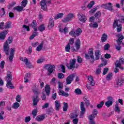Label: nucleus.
<instances>
[{"label":"nucleus","instance_id":"nucleus-27","mask_svg":"<svg viewBox=\"0 0 124 124\" xmlns=\"http://www.w3.org/2000/svg\"><path fill=\"white\" fill-rule=\"evenodd\" d=\"M43 42H42L41 44H39V45L36 47V51L37 52H40L41 50H42V48H43V45H44Z\"/></svg>","mask_w":124,"mask_h":124},{"label":"nucleus","instance_id":"nucleus-64","mask_svg":"<svg viewBox=\"0 0 124 124\" xmlns=\"http://www.w3.org/2000/svg\"><path fill=\"white\" fill-rule=\"evenodd\" d=\"M30 121H31V117L30 116L26 117L24 120V121L25 122V123H29V122H30Z\"/></svg>","mask_w":124,"mask_h":124},{"label":"nucleus","instance_id":"nucleus-4","mask_svg":"<svg viewBox=\"0 0 124 124\" xmlns=\"http://www.w3.org/2000/svg\"><path fill=\"white\" fill-rule=\"evenodd\" d=\"M75 63H76V59H71L70 60L69 63L66 64V67L68 69H74L75 68Z\"/></svg>","mask_w":124,"mask_h":124},{"label":"nucleus","instance_id":"nucleus-58","mask_svg":"<svg viewBox=\"0 0 124 124\" xmlns=\"http://www.w3.org/2000/svg\"><path fill=\"white\" fill-rule=\"evenodd\" d=\"M49 107V103H46L42 107V109H45L46 108H48Z\"/></svg>","mask_w":124,"mask_h":124},{"label":"nucleus","instance_id":"nucleus-23","mask_svg":"<svg viewBox=\"0 0 124 124\" xmlns=\"http://www.w3.org/2000/svg\"><path fill=\"white\" fill-rule=\"evenodd\" d=\"M124 84V79L123 78H119L117 80H116V85L118 87H121V86H123Z\"/></svg>","mask_w":124,"mask_h":124},{"label":"nucleus","instance_id":"nucleus-33","mask_svg":"<svg viewBox=\"0 0 124 124\" xmlns=\"http://www.w3.org/2000/svg\"><path fill=\"white\" fill-rule=\"evenodd\" d=\"M6 87L8 89H11V90H13V89H14V86H13V85L11 82H7Z\"/></svg>","mask_w":124,"mask_h":124},{"label":"nucleus","instance_id":"nucleus-53","mask_svg":"<svg viewBox=\"0 0 124 124\" xmlns=\"http://www.w3.org/2000/svg\"><path fill=\"white\" fill-rule=\"evenodd\" d=\"M115 111H116V112H118V113L121 112V109H120V108H119L118 106V104L115 105Z\"/></svg>","mask_w":124,"mask_h":124},{"label":"nucleus","instance_id":"nucleus-36","mask_svg":"<svg viewBox=\"0 0 124 124\" xmlns=\"http://www.w3.org/2000/svg\"><path fill=\"white\" fill-rule=\"evenodd\" d=\"M68 108V104H67V103L64 102L63 106V111H64V112H66L67 111Z\"/></svg>","mask_w":124,"mask_h":124},{"label":"nucleus","instance_id":"nucleus-34","mask_svg":"<svg viewBox=\"0 0 124 124\" xmlns=\"http://www.w3.org/2000/svg\"><path fill=\"white\" fill-rule=\"evenodd\" d=\"M19 107H20V104L17 102L14 103L12 106V108H13V109H18Z\"/></svg>","mask_w":124,"mask_h":124},{"label":"nucleus","instance_id":"nucleus-14","mask_svg":"<svg viewBox=\"0 0 124 124\" xmlns=\"http://www.w3.org/2000/svg\"><path fill=\"white\" fill-rule=\"evenodd\" d=\"M8 30H5L0 33V40H3L5 38L6 34L8 33Z\"/></svg>","mask_w":124,"mask_h":124},{"label":"nucleus","instance_id":"nucleus-44","mask_svg":"<svg viewBox=\"0 0 124 124\" xmlns=\"http://www.w3.org/2000/svg\"><path fill=\"white\" fill-rule=\"evenodd\" d=\"M38 30L40 31H45V27L44 26V25L42 24L39 26Z\"/></svg>","mask_w":124,"mask_h":124},{"label":"nucleus","instance_id":"nucleus-25","mask_svg":"<svg viewBox=\"0 0 124 124\" xmlns=\"http://www.w3.org/2000/svg\"><path fill=\"white\" fill-rule=\"evenodd\" d=\"M75 45L77 50H79V49H80V46L81 45V42H80V40L78 39L75 43Z\"/></svg>","mask_w":124,"mask_h":124},{"label":"nucleus","instance_id":"nucleus-57","mask_svg":"<svg viewBox=\"0 0 124 124\" xmlns=\"http://www.w3.org/2000/svg\"><path fill=\"white\" fill-rule=\"evenodd\" d=\"M109 69L108 68H105L104 69L103 72V75H106L107 74V72H108Z\"/></svg>","mask_w":124,"mask_h":124},{"label":"nucleus","instance_id":"nucleus-2","mask_svg":"<svg viewBox=\"0 0 124 124\" xmlns=\"http://www.w3.org/2000/svg\"><path fill=\"white\" fill-rule=\"evenodd\" d=\"M82 33V30L80 28H78L76 31L72 30L69 33V35L73 36L74 37H76V36H79Z\"/></svg>","mask_w":124,"mask_h":124},{"label":"nucleus","instance_id":"nucleus-3","mask_svg":"<svg viewBox=\"0 0 124 124\" xmlns=\"http://www.w3.org/2000/svg\"><path fill=\"white\" fill-rule=\"evenodd\" d=\"M45 68L47 69L48 72V75L50 76L55 71V65H52L49 64H46L45 65Z\"/></svg>","mask_w":124,"mask_h":124},{"label":"nucleus","instance_id":"nucleus-60","mask_svg":"<svg viewBox=\"0 0 124 124\" xmlns=\"http://www.w3.org/2000/svg\"><path fill=\"white\" fill-rule=\"evenodd\" d=\"M77 62L79 63H81V62H83V60L82 59V58H81V57H80V56H78L77 57Z\"/></svg>","mask_w":124,"mask_h":124},{"label":"nucleus","instance_id":"nucleus-12","mask_svg":"<svg viewBox=\"0 0 124 124\" xmlns=\"http://www.w3.org/2000/svg\"><path fill=\"white\" fill-rule=\"evenodd\" d=\"M6 81L7 83H9V82H11V81H12V74H11L10 71L7 72Z\"/></svg>","mask_w":124,"mask_h":124},{"label":"nucleus","instance_id":"nucleus-31","mask_svg":"<svg viewBox=\"0 0 124 124\" xmlns=\"http://www.w3.org/2000/svg\"><path fill=\"white\" fill-rule=\"evenodd\" d=\"M24 9V8L21 6H17L14 8V10H16L18 12H20V11H22Z\"/></svg>","mask_w":124,"mask_h":124},{"label":"nucleus","instance_id":"nucleus-32","mask_svg":"<svg viewBox=\"0 0 124 124\" xmlns=\"http://www.w3.org/2000/svg\"><path fill=\"white\" fill-rule=\"evenodd\" d=\"M44 115L38 116L36 117V120L37 122H41L45 119Z\"/></svg>","mask_w":124,"mask_h":124},{"label":"nucleus","instance_id":"nucleus-37","mask_svg":"<svg viewBox=\"0 0 124 124\" xmlns=\"http://www.w3.org/2000/svg\"><path fill=\"white\" fill-rule=\"evenodd\" d=\"M96 60H98L100 58V51L97 50L95 53Z\"/></svg>","mask_w":124,"mask_h":124},{"label":"nucleus","instance_id":"nucleus-41","mask_svg":"<svg viewBox=\"0 0 124 124\" xmlns=\"http://www.w3.org/2000/svg\"><path fill=\"white\" fill-rule=\"evenodd\" d=\"M101 16V12L100 11L97 12L94 15V16L96 18V19H99L100 18Z\"/></svg>","mask_w":124,"mask_h":124},{"label":"nucleus","instance_id":"nucleus-22","mask_svg":"<svg viewBox=\"0 0 124 124\" xmlns=\"http://www.w3.org/2000/svg\"><path fill=\"white\" fill-rule=\"evenodd\" d=\"M58 93L60 95H62V96H65V97H67L69 95L68 93H65L62 90H59Z\"/></svg>","mask_w":124,"mask_h":124},{"label":"nucleus","instance_id":"nucleus-55","mask_svg":"<svg viewBox=\"0 0 124 124\" xmlns=\"http://www.w3.org/2000/svg\"><path fill=\"white\" fill-rule=\"evenodd\" d=\"M100 72H101V66L99 65V68L96 70V74H100Z\"/></svg>","mask_w":124,"mask_h":124},{"label":"nucleus","instance_id":"nucleus-28","mask_svg":"<svg viewBox=\"0 0 124 124\" xmlns=\"http://www.w3.org/2000/svg\"><path fill=\"white\" fill-rule=\"evenodd\" d=\"M107 35H106V34L104 33L101 37V42L102 43H104V42H106V41H107Z\"/></svg>","mask_w":124,"mask_h":124},{"label":"nucleus","instance_id":"nucleus-62","mask_svg":"<svg viewBox=\"0 0 124 124\" xmlns=\"http://www.w3.org/2000/svg\"><path fill=\"white\" fill-rule=\"evenodd\" d=\"M83 100L85 102V104L86 105H90V101H89V100H88V99L84 98L83 99Z\"/></svg>","mask_w":124,"mask_h":124},{"label":"nucleus","instance_id":"nucleus-48","mask_svg":"<svg viewBox=\"0 0 124 124\" xmlns=\"http://www.w3.org/2000/svg\"><path fill=\"white\" fill-rule=\"evenodd\" d=\"M32 53V47L31 46H29L28 50H27V53L28 55H31Z\"/></svg>","mask_w":124,"mask_h":124},{"label":"nucleus","instance_id":"nucleus-40","mask_svg":"<svg viewBox=\"0 0 124 124\" xmlns=\"http://www.w3.org/2000/svg\"><path fill=\"white\" fill-rule=\"evenodd\" d=\"M37 103H38V100L37 99V96H35L33 100V105H37Z\"/></svg>","mask_w":124,"mask_h":124},{"label":"nucleus","instance_id":"nucleus-29","mask_svg":"<svg viewBox=\"0 0 124 124\" xmlns=\"http://www.w3.org/2000/svg\"><path fill=\"white\" fill-rule=\"evenodd\" d=\"M63 16V13H59L54 16L55 20H58V19H62Z\"/></svg>","mask_w":124,"mask_h":124},{"label":"nucleus","instance_id":"nucleus-13","mask_svg":"<svg viewBox=\"0 0 124 124\" xmlns=\"http://www.w3.org/2000/svg\"><path fill=\"white\" fill-rule=\"evenodd\" d=\"M41 6L43 10L47 11V4H46V1L45 0H42L41 1Z\"/></svg>","mask_w":124,"mask_h":124},{"label":"nucleus","instance_id":"nucleus-47","mask_svg":"<svg viewBox=\"0 0 124 124\" xmlns=\"http://www.w3.org/2000/svg\"><path fill=\"white\" fill-rule=\"evenodd\" d=\"M58 78L59 79H63V78H64V74H62V73H58Z\"/></svg>","mask_w":124,"mask_h":124},{"label":"nucleus","instance_id":"nucleus-45","mask_svg":"<svg viewBox=\"0 0 124 124\" xmlns=\"http://www.w3.org/2000/svg\"><path fill=\"white\" fill-rule=\"evenodd\" d=\"M103 105H104V102L101 101L97 105V108H98V109H101V108H102Z\"/></svg>","mask_w":124,"mask_h":124},{"label":"nucleus","instance_id":"nucleus-10","mask_svg":"<svg viewBox=\"0 0 124 124\" xmlns=\"http://www.w3.org/2000/svg\"><path fill=\"white\" fill-rule=\"evenodd\" d=\"M113 27L114 29L117 28V31L118 32H120V31H122V24H118V20H115L113 23Z\"/></svg>","mask_w":124,"mask_h":124},{"label":"nucleus","instance_id":"nucleus-21","mask_svg":"<svg viewBox=\"0 0 124 124\" xmlns=\"http://www.w3.org/2000/svg\"><path fill=\"white\" fill-rule=\"evenodd\" d=\"M32 28L34 30V31H37V23L35 20H33L32 22Z\"/></svg>","mask_w":124,"mask_h":124},{"label":"nucleus","instance_id":"nucleus-38","mask_svg":"<svg viewBox=\"0 0 124 124\" xmlns=\"http://www.w3.org/2000/svg\"><path fill=\"white\" fill-rule=\"evenodd\" d=\"M28 4V0H23L21 3V5L22 7H26Z\"/></svg>","mask_w":124,"mask_h":124},{"label":"nucleus","instance_id":"nucleus-30","mask_svg":"<svg viewBox=\"0 0 124 124\" xmlns=\"http://www.w3.org/2000/svg\"><path fill=\"white\" fill-rule=\"evenodd\" d=\"M31 77V74L27 73L25 75L24 77V82L25 83H28L29 82V79Z\"/></svg>","mask_w":124,"mask_h":124},{"label":"nucleus","instance_id":"nucleus-61","mask_svg":"<svg viewBox=\"0 0 124 124\" xmlns=\"http://www.w3.org/2000/svg\"><path fill=\"white\" fill-rule=\"evenodd\" d=\"M61 69H62V72H63V73H65V66L63 65H61Z\"/></svg>","mask_w":124,"mask_h":124},{"label":"nucleus","instance_id":"nucleus-50","mask_svg":"<svg viewBox=\"0 0 124 124\" xmlns=\"http://www.w3.org/2000/svg\"><path fill=\"white\" fill-rule=\"evenodd\" d=\"M110 48V45L109 44H107L104 46V49L105 51H108Z\"/></svg>","mask_w":124,"mask_h":124},{"label":"nucleus","instance_id":"nucleus-15","mask_svg":"<svg viewBox=\"0 0 124 124\" xmlns=\"http://www.w3.org/2000/svg\"><path fill=\"white\" fill-rule=\"evenodd\" d=\"M55 110L59 111L61 108V102L59 100H56L55 103Z\"/></svg>","mask_w":124,"mask_h":124},{"label":"nucleus","instance_id":"nucleus-19","mask_svg":"<svg viewBox=\"0 0 124 124\" xmlns=\"http://www.w3.org/2000/svg\"><path fill=\"white\" fill-rule=\"evenodd\" d=\"M78 17L79 20H80L82 23H85L86 21H87V18L86 17V16L84 15H78Z\"/></svg>","mask_w":124,"mask_h":124},{"label":"nucleus","instance_id":"nucleus-39","mask_svg":"<svg viewBox=\"0 0 124 124\" xmlns=\"http://www.w3.org/2000/svg\"><path fill=\"white\" fill-rule=\"evenodd\" d=\"M112 76H113V74H112V73H109L107 76V77H106L107 80H108V81H110V80H111V79L113 78Z\"/></svg>","mask_w":124,"mask_h":124},{"label":"nucleus","instance_id":"nucleus-49","mask_svg":"<svg viewBox=\"0 0 124 124\" xmlns=\"http://www.w3.org/2000/svg\"><path fill=\"white\" fill-rule=\"evenodd\" d=\"M93 5H94V1H92L89 4H88L87 7L88 8H92Z\"/></svg>","mask_w":124,"mask_h":124},{"label":"nucleus","instance_id":"nucleus-52","mask_svg":"<svg viewBox=\"0 0 124 124\" xmlns=\"http://www.w3.org/2000/svg\"><path fill=\"white\" fill-rule=\"evenodd\" d=\"M32 114L33 115V118H35V117H36V115H37V109H34L32 111Z\"/></svg>","mask_w":124,"mask_h":124},{"label":"nucleus","instance_id":"nucleus-63","mask_svg":"<svg viewBox=\"0 0 124 124\" xmlns=\"http://www.w3.org/2000/svg\"><path fill=\"white\" fill-rule=\"evenodd\" d=\"M4 63H5V62H4V61H1L0 63V68H1L2 69L4 68Z\"/></svg>","mask_w":124,"mask_h":124},{"label":"nucleus","instance_id":"nucleus-51","mask_svg":"<svg viewBox=\"0 0 124 124\" xmlns=\"http://www.w3.org/2000/svg\"><path fill=\"white\" fill-rule=\"evenodd\" d=\"M94 118H95V116H94V115H89V119L90 120V122H94V121H93V119H94Z\"/></svg>","mask_w":124,"mask_h":124},{"label":"nucleus","instance_id":"nucleus-18","mask_svg":"<svg viewBox=\"0 0 124 124\" xmlns=\"http://www.w3.org/2000/svg\"><path fill=\"white\" fill-rule=\"evenodd\" d=\"M15 52V50H14V48H11V52H10V57H9V61L11 62H12V61H13V58L14 57Z\"/></svg>","mask_w":124,"mask_h":124},{"label":"nucleus","instance_id":"nucleus-17","mask_svg":"<svg viewBox=\"0 0 124 124\" xmlns=\"http://www.w3.org/2000/svg\"><path fill=\"white\" fill-rule=\"evenodd\" d=\"M54 26H55V22L54 21V19H53L52 18H50L49 21L48 28V29H52Z\"/></svg>","mask_w":124,"mask_h":124},{"label":"nucleus","instance_id":"nucleus-46","mask_svg":"<svg viewBox=\"0 0 124 124\" xmlns=\"http://www.w3.org/2000/svg\"><path fill=\"white\" fill-rule=\"evenodd\" d=\"M75 93H76V94L80 95L81 93H82V91H81V89L78 88L75 89Z\"/></svg>","mask_w":124,"mask_h":124},{"label":"nucleus","instance_id":"nucleus-5","mask_svg":"<svg viewBox=\"0 0 124 124\" xmlns=\"http://www.w3.org/2000/svg\"><path fill=\"white\" fill-rule=\"evenodd\" d=\"M85 58L86 60H90V58L92 59V60H94V57H93V48H90L88 51V54H86L85 55Z\"/></svg>","mask_w":124,"mask_h":124},{"label":"nucleus","instance_id":"nucleus-42","mask_svg":"<svg viewBox=\"0 0 124 124\" xmlns=\"http://www.w3.org/2000/svg\"><path fill=\"white\" fill-rule=\"evenodd\" d=\"M10 27H11V22L10 21H9L6 23L4 29H9Z\"/></svg>","mask_w":124,"mask_h":124},{"label":"nucleus","instance_id":"nucleus-20","mask_svg":"<svg viewBox=\"0 0 124 124\" xmlns=\"http://www.w3.org/2000/svg\"><path fill=\"white\" fill-rule=\"evenodd\" d=\"M122 64H124V59L121 58L119 60H117L115 62V65L119 66V65H122Z\"/></svg>","mask_w":124,"mask_h":124},{"label":"nucleus","instance_id":"nucleus-56","mask_svg":"<svg viewBox=\"0 0 124 124\" xmlns=\"http://www.w3.org/2000/svg\"><path fill=\"white\" fill-rule=\"evenodd\" d=\"M16 101L17 102H21V95H17L16 96Z\"/></svg>","mask_w":124,"mask_h":124},{"label":"nucleus","instance_id":"nucleus-43","mask_svg":"<svg viewBox=\"0 0 124 124\" xmlns=\"http://www.w3.org/2000/svg\"><path fill=\"white\" fill-rule=\"evenodd\" d=\"M71 119H78V114L77 113H72L70 116Z\"/></svg>","mask_w":124,"mask_h":124},{"label":"nucleus","instance_id":"nucleus-26","mask_svg":"<svg viewBox=\"0 0 124 124\" xmlns=\"http://www.w3.org/2000/svg\"><path fill=\"white\" fill-rule=\"evenodd\" d=\"M59 31L60 32H64V33H67L68 32V28L67 27H65L64 29L62 28H59Z\"/></svg>","mask_w":124,"mask_h":124},{"label":"nucleus","instance_id":"nucleus-8","mask_svg":"<svg viewBox=\"0 0 124 124\" xmlns=\"http://www.w3.org/2000/svg\"><path fill=\"white\" fill-rule=\"evenodd\" d=\"M102 7H103V8H104L105 9H107L109 11H114V9H113V6H112V3L111 2L102 4Z\"/></svg>","mask_w":124,"mask_h":124},{"label":"nucleus","instance_id":"nucleus-35","mask_svg":"<svg viewBox=\"0 0 124 124\" xmlns=\"http://www.w3.org/2000/svg\"><path fill=\"white\" fill-rule=\"evenodd\" d=\"M32 91L35 94H38V93H39L38 89H37L36 86H33L32 88Z\"/></svg>","mask_w":124,"mask_h":124},{"label":"nucleus","instance_id":"nucleus-16","mask_svg":"<svg viewBox=\"0 0 124 124\" xmlns=\"http://www.w3.org/2000/svg\"><path fill=\"white\" fill-rule=\"evenodd\" d=\"M88 79L89 80V83L90 84L91 86L93 87L95 85V83L93 80V78L92 76H89L88 77Z\"/></svg>","mask_w":124,"mask_h":124},{"label":"nucleus","instance_id":"nucleus-54","mask_svg":"<svg viewBox=\"0 0 124 124\" xmlns=\"http://www.w3.org/2000/svg\"><path fill=\"white\" fill-rule=\"evenodd\" d=\"M70 50V45H69V44H68L67 46H66L65 47V50L66 52H69V50Z\"/></svg>","mask_w":124,"mask_h":124},{"label":"nucleus","instance_id":"nucleus-9","mask_svg":"<svg viewBox=\"0 0 124 124\" xmlns=\"http://www.w3.org/2000/svg\"><path fill=\"white\" fill-rule=\"evenodd\" d=\"M74 18V15L73 14H69L66 17L64 18L62 20V22L63 23H67V22H69V21H71L72 18Z\"/></svg>","mask_w":124,"mask_h":124},{"label":"nucleus","instance_id":"nucleus-6","mask_svg":"<svg viewBox=\"0 0 124 124\" xmlns=\"http://www.w3.org/2000/svg\"><path fill=\"white\" fill-rule=\"evenodd\" d=\"M80 110L81 111L79 114V118H84V115H85V113H86V108H85V105H84L83 102L80 103Z\"/></svg>","mask_w":124,"mask_h":124},{"label":"nucleus","instance_id":"nucleus-59","mask_svg":"<svg viewBox=\"0 0 124 124\" xmlns=\"http://www.w3.org/2000/svg\"><path fill=\"white\" fill-rule=\"evenodd\" d=\"M45 62V59L44 58L40 59L37 61V63H42V62Z\"/></svg>","mask_w":124,"mask_h":124},{"label":"nucleus","instance_id":"nucleus-1","mask_svg":"<svg viewBox=\"0 0 124 124\" xmlns=\"http://www.w3.org/2000/svg\"><path fill=\"white\" fill-rule=\"evenodd\" d=\"M12 43V38L11 37H9L8 38V40L6 41L4 45V51L6 54V55H9V45Z\"/></svg>","mask_w":124,"mask_h":124},{"label":"nucleus","instance_id":"nucleus-11","mask_svg":"<svg viewBox=\"0 0 124 124\" xmlns=\"http://www.w3.org/2000/svg\"><path fill=\"white\" fill-rule=\"evenodd\" d=\"M108 100L105 103V105H106L107 107H110V106L113 105V97L109 96L108 97Z\"/></svg>","mask_w":124,"mask_h":124},{"label":"nucleus","instance_id":"nucleus-7","mask_svg":"<svg viewBox=\"0 0 124 124\" xmlns=\"http://www.w3.org/2000/svg\"><path fill=\"white\" fill-rule=\"evenodd\" d=\"M74 77H75V74H72L68 76L66 79V85H70V84L73 82Z\"/></svg>","mask_w":124,"mask_h":124},{"label":"nucleus","instance_id":"nucleus-24","mask_svg":"<svg viewBox=\"0 0 124 124\" xmlns=\"http://www.w3.org/2000/svg\"><path fill=\"white\" fill-rule=\"evenodd\" d=\"M50 86L47 84L45 87V92H46V95H47L48 96L50 95Z\"/></svg>","mask_w":124,"mask_h":124}]
</instances>
